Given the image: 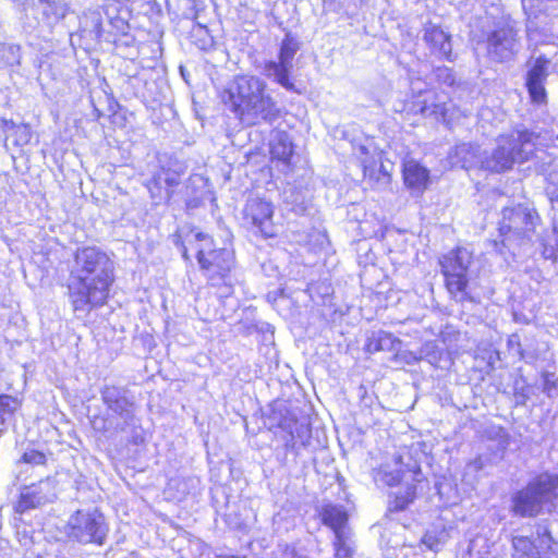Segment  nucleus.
Here are the masks:
<instances>
[{"label":"nucleus","mask_w":558,"mask_h":558,"mask_svg":"<svg viewBox=\"0 0 558 558\" xmlns=\"http://www.w3.org/2000/svg\"><path fill=\"white\" fill-rule=\"evenodd\" d=\"M113 262L96 246L77 248L70 272L69 295L74 311L102 305L113 282Z\"/></svg>","instance_id":"obj_1"},{"label":"nucleus","mask_w":558,"mask_h":558,"mask_svg":"<svg viewBox=\"0 0 558 558\" xmlns=\"http://www.w3.org/2000/svg\"><path fill=\"white\" fill-rule=\"evenodd\" d=\"M221 101L246 125L274 123L280 116L267 84L254 75H239L220 94Z\"/></svg>","instance_id":"obj_2"},{"label":"nucleus","mask_w":558,"mask_h":558,"mask_svg":"<svg viewBox=\"0 0 558 558\" xmlns=\"http://www.w3.org/2000/svg\"><path fill=\"white\" fill-rule=\"evenodd\" d=\"M538 138L539 134L526 129L500 136L496 148L484 153L482 169L500 173L510 170L515 162L530 160L535 154Z\"/></svg>","instance_id":"obj_3"},{"label":"nucleus","mask_w":558,"mask_h":558,"mask_svg":"<svg viewBox=\"0 0 558 558\" xmlns=\"http://www.w3.org/2000/svg\"><path fill=\"white\" fill-rule=\"evenodd\" d=\"M194 248L201 269L208 282L219 289V296L226 298L232 293L231 269L234 266L233 252L228 248L215 250L213 239L205 233L194 235Z\"/></svg>","instance_id":"obj_4"},{"label":"nucleus","mask_w":558,"mask_h":558,"mask_svg":"<svg viewBox=\"0 0 558 558\" xmlns=\"http://www.w3.org/2000/svg\"><path fill=\"white\" fill-rule=\"evenodd\" d=\"M513 510L521 517L558 511V476L548 473L537 476L515 495Z\"/></svg>","instance_id":"obj_5"},{"label":"nucleus","mask_w":558,"mask_h":558,"mask_svg":"<svg viewBox=\"0 0 558 558\" xmlns=\"http://www.w3.org/2000/svg\"><path fill=\"white\" fill-rule=\"evenodd\" d=\"M472 262V253L462 247L449 252L440 260L447 289L458 302L472 301L466 291L471 278L470 267Z\"/></svg>","instance_id":"obj_6"},{"label":"nucleus","mask_w":558,"mask_h":558,"mask_svg":"<svg viewBox=\"0 0 558 558\" xmlns=\"http://www.w3.org/2000/svg\"><path fill=\"white\" fill-rule=\"evenodd\" d=\"M482 45L490 61L498 63L511 61L520 50L518 31L509 21L498 22L486 33Z\"/></svg>","instance_id":"obj_7"},{"label":"nucleus","mask_w":558,"mask_h":558,"mask_svg":"<svg viewBox=\"0 0 558 558\" xmlns=\"http://www.w3.org/2000/svg\"><path fill=\"white\" fill-rule=\"evenodd\" d=\"M101 398L111 414L100 420V428L110 435L123 432L134 417V403L126 396V391L116 386H106L101 390Z\"/></svg>","instance_id":"obj_8"},{"label":"nucleus","mask_w":558,"mask_h":558,"mask_svg":"<svg viewBox=\"0 0 558 558\" xmlns=\"http://www.w3.org/2000/svg\"><path fill=\"white\" fill-rule=\"evenodd\" d=\"M68 535L82 544L101 545L107 535L104 515L97 509L77 510L68 522Z\"/></svg>","instance_id":"obj_9"},{"label":"nucleus","mask_w":558,"mask_h":558,"mask_svg":"<svg viewBox=\"0 0 558 558\" xmlns=\"http://www.w3.org/2000/svg\"><path fill=\"white\" fill-rule=\"evenodd\" d=\"M538 216L535 211L524 206L506 208L502 211V220L499 230L508 239L530 238L535 230Z\"/></svg>","instance_id":"obj_10"},{"label":"nucleus","mask_w":558,"mask_h":558,"mask_svg":"<svg viewBox=\"0 0 558 558\" xmlns=\"http://www.w3.org/2000/svg\"><path fill=\"white\" fill-rule=\"evenodd\" d=\"M272 205L260 198H250L244 208V220L255 227L265 238L276 235L272 222Z\"/></svg>","instance_id":"obj_11"},{"label":"nucleus","mask_w":558,"mask_h":558,"mask_svg":"<svg viewBox=\"0 0 558 558\" xmlns=\"http://www.w3.org/2000/svg\"><path fill=\"white\" fill-rule=\"evenodd\" d=\"M423 40L430 50V53L451 60L452 43L451 35L440 26L428 23L424 26Z\"/></svg>","instance_id":"obj_12"},{"label":"nucleus","mask_w":558,"mask_h":558,"mask_svg":"<svg viewBox=\"0 0 558 558\" xmlns=\"http://www.w3.org/2000/svg\"><path fill=\"white\" fill-rule=\"evenodd\" d=\"M403 179L409 189L422 193L429 183V172L417 161L408 160L403 166Z\"/></svg>","instance_id":"obj_13"},{"label":"nucleus","mask_w":558,"mask_h":558,"mask_svg":"<svg viewBox=\"0 0 558 558\" xmlns=\"http://www.w3.org/2000/svg\"><path fill=\"white\" fill-rule=\"evenodd\" d=\"M325 525L329 526L335 535L351 532L348 526V513L341 506L326 505L320 512Z\"/></svg>","instance_id":"obj_14"},{"label":"nucleus","mask_w":558,"mask_h":558,"mask_svg":"<svg viewBox=\"0 0 558 558\" xmlns=\"http://www.w3.org/2000/svg\"><path fill=\"white\" fill-rule=\"evenodd\" d=\"M449 104L440 99L439 95L434 92H426L421 102L420 112L426 117H434L436 119L449 120Z\"/></svg>","instance_id":"obj_15"},{"label":"nucleus","mask_w":558,"mask_h":558,"mask_svg":"<svg viewBox=\"0 0 558 558\" xmlns=\"http://www.w3.org/2000/svg\"><path fill=\"white\" fill-rule=\"evenodd\" d=\"M292 66L282 61H266L262 73L266 77L281 85L287 90H295L294 84L290 81L289 74Z\"/></svg>","instance_id":"obj_16"},{"label":"nucleus","mask_w":558,"mask_h":558,"mask_svg":"<svg viewBox=\"0 0 558 558\" xmlns=\"http://www.w3.org/2000/svg\"><path fill=\"white\" fill-rule=\"evenodd\" d=\"M401 341L397 339L392 333L384 330L374 331L367 339L366 350L369 353L379 351H398Z\"/></svg>","instance_id":"obj_17"},{"label":"nucleus","mask_w":558,"mask_h":558,"mask_svg":"<svg viewBox=\"0 0 558 558\" xmlns=\"http://www.w3.org/2000/svg\"><path fill=\"white\" fill-rule=\"evenodd\" d=\"M270 154L272 159L281 161L284 166L290 165L293 145L287 133L277 132L275 134L270 143Z\"/></svg>","instance_id":"obj_18"},{"label":"nucleus","mask_w":558,"mask_h":558,"mask_svg":"<svg viewBox=\"0 0 558 558\" xmlns=\"http://www.w3.org/2000/svg\"><path fill=\"white\" fill-rule=\"evenodd\" d=\"M456 155L459 158L461 167L469 170L473 168L482 169V160H484V153H481L478 146L471 144H462L457 147Z\"/></svg>","instance_id":"obj_19"},{"label":"nucleus","mask_w":558,"mask_h":558,"mask_svg":"<svg viewBox=\"0 0 558 558\" xmlns=\"http://www.w3.org/2000/svg\"><path fill=\"white\" fill-rule=\"evenodd\" d=\"M46 501L47 498L41 495L36 486L26 487L21 493L20 500L16 505V511L23 513L29 509L44 505Z\"/></svg>","instance_id":"obj_20"},{"label":"nucleus","mask_w":558,"mask_h":558,"mask_svg":"<svg viewBox=\"0 0 558 558\" xmlns=\"http://www.w3.org/2000/svg\"><path fill=\"white\" fill-rule=\"evenodd\" d=\"M512 546V558H541L536 546L525 536L513 537Z\"/></svg>","instance_id":"obj_21"},{"label":"nucleus","mask_w":558,"mask_h":558,"mask_svg":"<svg viewBox=\"0 0 558 558\" xmlns=\"http://www.w3.org/2000/svg\"><path fill=\"white\" fill-rule=\"evenodd\" d=\"M374 480L377 484L395 486L401 481V471L398 468L385 464L374 471Z\"/></svg>","instance_id":"obj_22"},{"label":"nucleus","mask_w":558,"mask_h":558,"mask_svg":"<svg viewBox=\"0 0 558 558\" xmlns=\"http://www.w3.org/2000/svg\"><path fill=\"white\" fill-rule=\"evenodd\" d=\"M108 17H109V23H108L109 28L108 29H105L101 25H99L97 27V33L99 36H102L104 33L111 34L113 37L128 34L130 26L124 17H122L118 14L112 15L109 12H108Z\"/></svg>","instance_id":"obj_23"},{"label":"nucleus","mask_w":558,"mask_h":558,"mask_svg":"<svg viewBox=\"0 0 558 558\" xmlns=\"http://www.w3.org/2000/svg\"><path fill=\"white\" fill-rule=\"evenodd\" d=\"M549 60L544 56L537 57L526 73V81L546 82Z\"/></svg>","instance_id":"obj_24"},{"label":"nucleus","mask_w":558,"mask_h":558,"mask_svg":"<svg viewBox=\"0 0 558 558\" xmlns=\"http://www.w3.org/2000/svg\"><path fill=\"white\" fill-rule=\"evenodd\" d=\"M299 49V41L290 34H287L281 43L279 60L292 66L293 58Z\"/></svg>","instance_id":"obj_25"},{"label":"nucleus","mask_w":558,"mask_h":558,"mask_svg":"<svg viewBox=\"0 0 558 558\" xmlns=\"http://www.w3.org/2000/svg\"><path fill=\"white\" fill-rule=\"evenodd\" d=\"M333 547L336 558H350L353 554L351 532L335 535Z\"/></svg>","instance_id":"obj_26"},{"label":"nucleus","mask_w":558,"mask_h":558,"mask_svg":"<svg viewBox=\"0 0 558 558\" xmlns=\"http://www.w3.org/2000/svg\"><path fill=\"white\" fill-rule=\"evenodd\" d=\"M415 498V487L408 486L403 494L396 495L395 499L390 501L389 510L391 511H402L404 510L411 502H413Z\"/></svg>","instance_id":"obj_27"},{"label":"nucleus","mask_w":558,"mask_h":558,"mask_svg":"<svg viewBox=\"0 0 558 558\" xmlns=\"http://www.w3.org/2000/svg\"><path fill=\"white\" fill-rule=\"evenodd\" d=\"M544 84L545 82H525L532 102L537 105H543L546 102V89Z\"/></svg>","instance_id":"obj_28"},{"label":"nucleus","mask_w":558,"mask_h":558,"mask_svg":"<svg viewBox=\"0 0 558 558\" xmlns=\"http://www.w3.org/2000/svg\"><path fill=\"white\" fill-rule=\"evenodd\" d=\"M156 185L165 182L168 187L177 186L180 183V174L171 171L162 169L154 179Z\"/></svg>","instance_id":"obj_29"},{"label":"nucleus","mask_w":558,"mask_h":558,"mask_svg":"<svg viewBox=\"0 0 558 558\" xmlns=\"http://www.w3.org/2000/svg\"><path fill=\"white\" fill-rule=\"evenodd\" d=\"M435 78L438 83L453 86L456 83V77L450 68L447 66H438L434 70Z\"/></svg>","instance_id":"obj_30"},{"label":"nucleus","mask_w":558,"mask_h":558,"mask_svg":"<svg viewBox=\"0 0 558 558\" xmlns=\"http://www.w3.org/2000/svg\"><path fill=\"white\" fill-rule=\"evenodd\" d=\"M13 129H16V131L22 134L21 136L23 137L24 143L29 141V132L26 126H16L12 120L0 119V130L7 132Z\"/></svg>","instance_id":"obj_31"},{"label":"nucleus","mask_w":558,"mask_h":558,"mask_svg":"<svg viewBox=\"0 0 558 558\" xmlns=\"http://www.w3.org/2000/svg\"><path fill=\"white\" fill-rule=\"evenodd\" d=\"M22 460L28 464L41 465L46 462V456L40 451L29 450L23 454Z\"/></svg>","instance_id":"obj_32"},{"label":"nucleus","mask_w":558,"mask_h":558,"mask_svg":"<svg viewBox=\"0 0 558 558\" xmlns=\"http://www.w3.org/2000/svg\"><path fill=\"white\" fill-rule=\"evenodd\" d=\"M280 548V558H307L304 555H301L294 545L283 544L279 545Z\"/></svg>","instance_id":"obj_33"},{"label":"nucleus","mask_w":558,"mask_h":558,"mask_svg":"<svg viewBox=\"0 0 558 558\" xmlns=\"http://www.w3.org/2000/svg\"><path fill=\"white\" fill-rule=\"evenodd\" d=\"M483 468H484V462H483V460L478 457V458H475L474 460H472V461L466 465V471H468V472H480Z\"/></svg>","instance_id":"obj_34"},{"label":"nucleus","mask_w":558,"mask_h":558,"mask_svg":"<svg viewBox=\"0 0 558 558\" xmlns=\"http://www.w3.org/2000/svg\"><path fill=\"white\" fill-rule=\"evenodd\" d=\"M554 386V383H551L548 378V376H546L545 378V385H544V391H546L547 393L550 392L551 390V387Z\"/></svg>","instance_id":"obj_35"},{"label":"nucleus","mask_w":558,"mask_h":558,"mask_svg":"<svg viewBox=\"0 0 558 558\" xmlns=\"http://www.w3.org/2000/svg\"><path fill=\"white\" fill-rule=\"evenodd\" d=\"M182 256L185 260H190V256H189V253H187V248L185 246H183V250H182Z\"/></svg>","instance_id":"obj_36"},{"label":"nucleus","mask_w":558,"mask_h":558,"mask_svg":"<svg viewBox=\"0 0 558 558\" xmlns=\"http://www.w3.org/2000/svg\"><path fill=\"white\" fill-rule=\"evenodd\" d=\"M543 536L546 537L548 541H550V535L547 532V530H544V535Z\"/></svg>","instance_id":"obj_37"},{"label":"nucleus","mask_w":558,"mask_h":558,"mask_svg":"<svg viewBox=\"0 0 558 558\" xmlns=\"http://www.w3.org/2000/svg\"><path fill=\"white\" fill-rule=\"evenodd\" d=\"M171 196V192L167 190V197Z\"/></svg>","instance_id":"obj_38"},{"label":"nucleus","mask_w":558,"mask_h":558,"mask_svg":"<svg viewBox=\"0 0 558 558\" xmlns=\"http://www.w3.org/2000/svg\"><path fill=\"white\" fill-rule=\"evenodd\" d=\"M557 140H558V134H557Z\"/></svg>","instance_id":"obj_39"},{"label":"nucleus","mask_w":558,"mask_h":558,"mask_svg":"<svg viewBox=\"0 0 558 558\" xmlns=\"http://www.w3.org/2000/svg\"><path fill=\"white\" fill-rule=\"evenodd\" d=\"M308 558V557H307Z\"/></svg>","instance_id":"obj_40"}]
</instances>
